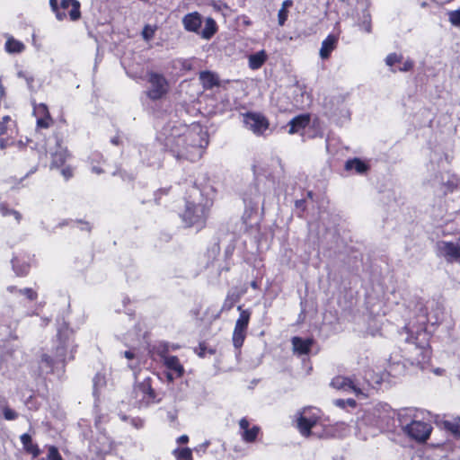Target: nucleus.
<instances>
[{
    "mask_svg": "<svg viewBox=\"0 0 460 460\" xmlns=\"http://www.w3.org/2000/svg\"><path fill=\"white\" fill-rule=\"evenodd\" d=\"M158 139L179 161H198L208 145V133L198 123L170 122L159 132Z\"/></svg>",
    "mask_w": 460,
    "mask_h": 460,
    "instance_id": "nucleus-1",
    "label": "nucleus"
},
{
    "mask_svg": "<svg viewBox=\"0 0 460 460\" xmlns=\"http://www.w3.org/2000/svg\"><path fill=\"white\" fill-rule=\"evenodd\" d=\"M75 348L73 331L68 327H62L53 341L51 355L44 354L41 361L49 367L52 372L62 371L65 363L74 358Z\"/></svg>",
    "mask_w": 460,
    "mask_h": 460,
    "instance_id": "nucleus-2",
    "label": "nucleus"
},
{
    "mask_svg": "<svg viewBox=\"0 0 460 460\" xmlns=\"http://www.w3.org/2000/svg\"><path fill=\"white\" fill-rule=\"evenodd\" d=\"M159 394L153 388V382L149 376L144 378L142 382H137L132 392V406L142 409L150 404L160 401Z\"/></svg>",
    "mask_w": 460,
    "mask_h": 460,
    "instance_id": "nucleus-3",
    "label": "nucleus"
},
{
    "mask_svg": "<svg viewBox=\"0 0 460 460\" xmlns=\"http://www.w3.org/2000/svg\"><path fill=\"white\" fill-rule=\"evenodd\" d=\"M146 81L148 86L146 93L149 99L158 101L164 98L169 93L170 84L163 74L154 71L147 72Z\"/></svg>",
    "mask_w": 460,
    "mask_h": 460,
    "instance_id": "nucleus-4",
    "label": "nucleus"
},
{
    "mask_svg": "<svg viewBox=\"0 0 460 460\" xmlns=\"http://www.w3.org/2000/svg\"><path fill=\"white\" fill-rule=\"evenodd\" d=\"M209 206L202 203L187 202L182 219L188 226L201 228L208 217Z\"/></svg>",
    "mask_w": 460,
    "mask_h": 460,
    "instance_id": "nucleus-5",
    "label": "nucleus"
},
{
    "mask_svg": "<svg viewBox=\"0 0 460 460\" xmlns=\"http://www.w3.org/2000/svg\"><path fill=\"white\" fill-rule=\"evenodd\" d=\"M237 310L240 312V314L235 322L233 332V343L236 349H239L243 346L246 337L251 312L247 309H242L241 305L237 307Z\"/></svg>",
    "mask_w": 460,
    "mask_h": 460,
    "instance_id": "nucleus-6",
    "label": "nucleus"
},
{
    "mask_svg": "<svg viewBox=\"0 0 460 460\" xmlns=\"http://www.w3.org/2000/svg\"><path fill=\"white\" fill-rule=\"evenodd\" d=\"M313 410L310 407L304 408L296 413V427L304 437H309L311 429L318 422L319 415L316 412H313Z\"/></svg>",
    "mask_w": 460,
    "mask_h": 460,
    "instance_id": "nucleus-7",
    "label": "nucleus"
},
{
    "mask_svg": "<svg viewBox=\"0 0 460 460\" xmlns=\"http://www.w3.org/2000/svg\"><path fill=\"white\" fill-rule=\"evenodd\" d=\"M438 254L447 262L460 264V237L456 241H439L437 243Z\"/></svg>",
    "mask_w": 460,
    "mask_h": 460,
    "instance_id": "nucleus-8",
    "label": "nucleus"
},
{
    "mask_svg": "<svg viewBox=\"0 0 460 460\" xmlns=\"http://www.w3.org/2000/svg\"><path fill=\"white\" fill-rule=\"evenodd\" d=\"M243 124L246 128L257 136L264 135L270 127L268 119L264 115L256 112L243 114Z\"/></svg>",
    "mask_w": 460,
    "mask_h": 460,
    "instance_id": "nucleus-9",
    "label": "nucleus"
},
{
    "mask_svg": "<svg viewBox=\"0 0 460 460\" xmlns=\"http://www.w3.org/2000/svg\"><path fill=\"white\" fill-rule=\"evenodd\" d=\"M357 395L368 396L372 391H378L382 387L383 376H357Z\"/></svg>",
    "mask_w": 460,
    "mask_h": 460,
    "instance_id": "nucleus-10",
    "label": "nucleus"
},
{
    "mask_svg": "<svg viewBox=\"0 0 460 460\" xmlns=\"http://www.w3.org/2000/svg\"><path fill=\"white\" fill-rule=\"evenodd\" d=\"M403 430L409 437L416 441L425 442L429 438L432 427L428 422L413 420L406 425Z\"/></svg>",
    "mask_w": 460,
    "mask_h": 460,
    "instance_id": "nucleus-11",
    "label": "nucleus"
},
{
    "mask_svg": "<svg viewBox=\"0 0 460 460\" xmlns=\"http://www.w3.org/2000/svg\"><path fill=\"white\" fill-rule=\"evenodd\" d=\"M330 385L337 390H342L345 393H353L357 395V376H352V377L347 376H335Z\"/></svg>",
    "mask_w": 460,
    "mask_h": 460,
    "instance_id": "nucleus-12",
    "label": "nucleus"
},
{
    "mask_svg": "<svg viewBox=\"0 0 460 460\" xmlns=\"http://www.w3.org/2000/svg\"><path fill=\"white\" fill-rule=\"evenodd\" d=\"M33 114L37 119V128H49L53 124V119L46 104L40 103L35 105Z\"/></svg>",
    "mask_w": 460,
    "mask_h": 460,
    "instance_id": "nucleus-13",
    "label": "nucleus"
},
{
    "mask_svg": "<svg viewBox=\"0 0 460 460\" xmlns=\"http://www.w3.org/2000/svg\"><path fill=\"white\" fill-rule=\"evenodd\" d=\"M310 120V115L307 113L296 116L288 124V134L294 135L300 133L301 130L305 129L309 125Z\"/></svg>",
    "mask_w": 460,
    "mask_h": 460,
    "instance_id": "nucleus-14",
    "label": "nucleus"
},
{
    "mask_svg": "<svg viewBox=\"0 0 460 460\" xmlns=\"http://www.w3.org/2000/svg\"><path fill=\"white\" fill-rule=\"evenodd\" d=\"M55 144V150H52L49 148V152L52 157V163L51 166L53 167H59L66 162L68 155L66 152V149L61 146L59 141L55 138L54 139Z\"/></svg>",
    "mask_w": 460,
    "mask_h": 460,
    "instance_id": "nucleus-15",
    "label": "nucleus"
},
{
    "mask_svg": "<svg viewBox=\"0 0 460 460\" xmlns=\"http://www.w3.org/2000/svg\"><path fill=\"white\" fill-rule=\"evenodd\" d=\"M291 343L294 353L303 356L310 352L314 341L313 339H303L296 336L291 339Z\"/></svg>",
    "mask_w": 460,
    "mask_h": 460,
    "instance_id": "nucleus-16",
    "label": "nucleus"
},
{
    "mask_svg": "<svg viewBox=\"0 0 460 460\" xmlns=\"http://www.w3.org/2000/svg\"><path fill=\"white\" fill-rule=\"evenodd\" d=\"M182 23L186 31L198 32L201 26V16L197 12L188 13L183 17Z\"/></svg>",
    "mask_w": 460,
    "mask_h": 460,
    "instance_id": "nucleus-17",
    "label": "nucleus"
},
{
    "mask_svg": "<svg viewBox=\"0 0 460 460\" xmlns=\"http://www.w3.org/2000/svg\"><path fill=\"white\" fill-rule=\"evenodd\" d=\"M337 38L333 35H329L323 42L320 49V57L326 59L330 57L332 50L336 48Z\"/></svg>",
    "mask_w": 460,
    "mask_h": 460,
    "instance_id": "nucleus-18",
    "label": "nucleus"
},
{
    "mask_svg": "<svg viewBox=\"0 0 460 460\" xmlns=\"http://www.w3.org/2000/svg\"><path fill=\"white\" fill-rule=\"evenodd\" d=\"M267 58L268 55L265 50L251 54L248 58L249 67L252 70H257L262 66Z\"/></svg>",
    "mask_w": 460,
    "mask_h": 460,
    "instance_id": "nucleus-19",
    "label": "nucleus"
},
{
    "mask_svg": "<svg viewBox=\"0 0 460 460\" xmlns=\"http://www.w3.org/2000/svg\"><path fill=\"white\" fill-rule=\"evenodd\" d=\"M199 80L206 89H210L218 84V77L216 74L203 71L199 74Z\"/></svg>",
    "mask_w": 460,
    "mask_h": 460,
    "instance_id": "nucleus-20",
    "label": "nucleus"
},
{
    "mask_svg": "<svg viewBox=\"0 0 460 460\" xmlns=\"http://www.w3.org/2000/svg\"><path fill=\"white\" fill-rule=\"evenodd\" d=\"M21 442L23 446V448L30 454H31L34 457L38 456L40 453L37 445L32 443L31 437L24 433L20 438Z\"/></svg>",
    "mask_w": 460,
    "mask_h": 460,
    "instance_id": "nucleus-21",
    "label": "nucleus"
},
{
    "mask_svg": "<svg viewBox=\"0 0 460 460\" xmlns=\"http://www.w3.org/2000/svg\"><path fill=\"white\" fill-rule=\"evenodd\" d=\"M345 169L347 171L354 170L358 173H364L367 171V165L362 162L360 159L354 158L351 160H348L345 164Z\"/></svg>",
    "mask_w": 460,
    "mask_h": 460,
    "instance_id": "nucleus-22",
    "label": "nucleus"
},
{
    "mask_svg": "<svg viewBox=\"0 0 460 460\" xmlns=\"http://www.w3.org/2000/svg\"><path fill=\"white\" fill-rule=\"evenodd\" d=\"M164 364L169 370L174 371L177 374H183L184 372L183 367L180 363L178 358L174 356L165 357L164 359Z\"/></svg>",
    "mask_w": 460,
    "mask_h": 460,
    "instance_id": "nucleus-23",
    "label": "nucleus"
},
{
    "mask_svg": "<svg viewBox=\"0 0 460 460\" xmlns=\"http://www.w3.org/2000/svg\"><path fill=\"white\" fill-rule=\"evenodd\" d=\"M217 31L216 22L212 18H207L205 22V27L201 31V37L206 40H209Z\"/></svg>",
    "mask_w": 460,
    "mask_h": 460,
    "instance_id": "nucleus-24",
    "label": "nucleus"
},
{
    "mask_svg": "<svg viewBox=\"0 0 460 460\" xmlns=\"http://www.w3.org/2000/svg\"><path fill=\"white\" fill-rule=\"evenodd\" d=\"M178 349V346L176 345H171L167 342H164V341H161L159 342L158 344H156L155 347H154V350L159 355L161 356L164 359L165 357H168L167 356V353L170 351V350H173V349Z\"/></svg>",
    "mask_w": 460,
    "mask_h": 460,
    "instance_id": "nucleus-25",
    "label": "nucleus"
},
{
    "mask_svg": "<svg viewBox=\"0 0 460 460\" xmlns=\"http://www.w3.org/2000/svg\"><path fill=\"white\" fill-rule=\"evenodd\" d=\"M5 49L9 53H21L24 49V45L21 41L10 38L5 42Z\"/></svg>",
    "mask_w": 460,
    "mask_h": 460,
    "instance_id": "nucleus-26",
    "label": "nucleus"
},
{
    "mask_svg": "<svg viewBox=\"0 0 460 460\" xmlns=\"http://www.w3.org/2000/svg\"><path fill=\"white\" fill-rule=\"evenodd\" d=\"M173 456L180 460H193L192 451L189 447H177L172 451Z\"/></svg>",
    "mask_w": 460,
    "mask_h": 460,
    "instance_id": "nucleus-27",
    "label": "nucleus"
},
{
    "mask_svg": "<svg viewBox=\"0 0 460 460\" xmlns=\"http://www.w3.org/2000/svg\"><path fill=\"white\" fill-rule=\"evenodd\" d=\"M80 7L81 4L79 1L75 0L71 3L70 10L68 13L71 21L75 22L81 18Z\"/></svg>",
    "mask_w": 460,
    "mask_h": 460,
    "instance_id": "nucleus-28",
    "label": "nucleus"
},
{
    "mask_svg": "<svg viewBox=\"0 0 460 460\" xmlns=\"http://www.w3.org/2000/svg\"><path fill=\"white\" fill-rule=\"evenodd\" d=\"M14 126V121L9 116L3 117L2 121H0V135L6 134L8 130L12 131Z\"/></svg>",
    "mask_w": 460,
    "mask_h": 460,
    "instance_id": "nucleus-29",
    "label": "nucleus"
},
{
    "mask_svg": "<svg viewBox=\"0 0 460 460\" xmlns=\"http://www.w3.org/2000/svg\"><path fill=\"white\" fill-rule=\"evenodd\" d=\"M385 64L386 66H390L391 67V71L393 73H395L396 70L394 68H393V66L397 64V63H402V55H398L396 53H391L389 54L386 58H385Z\"/></svg>",
    "mask_w": 460,
    "mask_h": 460,
    "instance_id": "nucleus-30",
    "label": "nucleus"
},
{
    "mask_svg": "<svg viewBox=\"0 0 460 460\" xmlns=\"http://www.w3.org/2000/svg\"><path fill=\"white\" fill-rule=\"evenodd\" d=\"M259 431L260 428L258 426H253L252 429L249 428L247 430L243 432L242 437L246 442H253L256 439Z\"/></svg>",
    "mask_w": 460,
    "mask_h": 460,
    "instance_id": "nucleus-31",
    "label": "nucleus"
},
{
    "mask_svg": "<svg viewBox=\"0 0 460 460\" xmlns=\"http://www.w3.org/2000/svg\"><path fill=\"white\" fill-rule=\"evenodd\" d=\"M444 426L447 430L453 433L456 437L460 438V420L454 421H445Z\"/></svg>",
    "mask_w": 460,
    "mask_h": 460,
    "instance_id": "nucleus-32",
    "label": "nucleus"
},
{
    "mask_svg": "<svg viewBox=\"0 0 460 460\" xmlns=\"http://www.w3.org/2000/svg\"><path fill=\"white\" fill-rule=\"evenodd\" d=\"M13 268L15 273L18 276H23L28 273L29 271V265L26 263H23L22 265H19V260L17 258H14L12 261Z\"/></svg>",
    "mask_w": 460,
    "mask_h": 460,
    "instance_id": "nucleus-33",
    "label": "nucleus"
},
{
    "mask_svg": "<svg viewBox=\"0 0 460 460\" xmlns=\"http://www.w3.org/2000/svg\"><path fill=\"white\" fill-rule=\"evenodd\" d=\"M49 5L58 21H63L66 17V12L60 10L57 0H49Z\"/></svg>",
    "mask_w": 460,
    "mask_h": 460,
    "instance_id": "nucleus-34",
    "label": "nucleus"
},
{
    "mask_svg": "<svg viewBox=\"0 0 460 460\" xmlns=\"http://www.w3.org/2000/svg\"><path fill=\"white\" fill-rule=\"evenodd\" d=\"M448 21L455 27H460V9L447 12Z\"/></svg>",
    "mask_w": 460,
    "mask_h": 460,
    "instance_id": "nucleus-35",
    "label": "nucleus"
},
{
    "mask_svg": "<svg viewBox=\"0 0 460 460\" xmlns=\"http://www.w3.org/2000/svg\"><path fill=\"white\" fill-rule=\"evenodd\" d=\"M359 26L366 32H367V33L371 32V16L368 12H365L363 13L362 21L359 23Z\"/></svg>",
    "mask_w": 460,
    "mask_h": 460,
    "instance_id": "nucleus-36",
    "label": "nucleus"
},
{
    "mask_svg": "<svg viewBox=\"0 0 460 460\" xmlns=\"http://www.w3.org/2000/svg\"><path fill=\"white\" fill-rule=\"evenodd\" d=\"M0 212L4 217L13 216L17 222L21 220V214L18 211L10 209L4 205L0 206Z\"/></svg>",
    "mask_w": 460,
    "mask_h": 460,
    "instance_id": "nucleus-37",
    "label": "nucleus"
},
{
    "mask_svg": "<svg viewBox=\"0 0 460 460\" xmlns=\"http://www.w3.org/2000/svg\"><path fill=\"white\" fill-rule=\"evenodd\" d=\"M156 28L151 25H146L142 31V37L146 41L151 40L155 33Z\"/></svg>",
    "mask_w": 460,
    "mask_h": 460,
    "instance_id": "nucleus-38",
    "label": "nucleus"
},
{
    "mask_svg": "<svg viewBox=\"0 0 460 460\" xmlns=\"http://www.w3.org/2000/svg\"><path fill=\"white\" fill-rule=\"evenodd\" d=\"M24 143L22 140H19L17 142L14 141H9V139H0V149H4L7 146H15L18 149H21L24 146Z\"/></svg>",
    "mask_w": 460,
    "mask_h": 460,
    "instance_id": "nucleus-39",
    "label": "nucleus"
},
{
    "mask_svg": "<svg viewBox=\"0 0 460 460\" xmlns=\"http://www.w3.org/2000/svg\"><path fill=\"white\" fill-rule=\"evenodd\" d=\"M18 292L21 295L24 296L30 301H34L38 297L37 292L34 291L33 289L30 288H22V289H19Z\"/></svg>",
    "mask_w": 460,
    "mask_h": 460,
    "instance_id": "nucleus-40",
    "label": "nucleus"
},
{
    "mask_svg": "<svg viewBox=\"0 0 460 460\" xmlns=\"http://www.w3.org/2000/svg\"><path fill=\"white\" fill-rule=\"evenodd\" d=\"M48 460H63L58 448L54 446L49 447Z\"/></svg>",
    "mask_w": 460,
    "mask_h": 460,
    "instance_id": "nucleus-41",
    "label": "nucleus"
},
{
    "mask_svg": "<svg viewBox=\"0 0 460 460\" xmlns=\"http://www.w3.org/2000/svg\"><path fill=\"white\" fill-rule=\"evenodd\" d=\"M334 404L340 408H345L347 405L350 406V407H355L356 406V402L355 400L353 399H347V400H343V399H337L334 401Z\"/></svg>",
    "mask_w": 460,
    "mask_h": 460,
    "instance_id": "nucleus-42",
    "label": "nucleus"
},
{
    "mask_svg": "<svg viewBox=\"0 0 460 460\" xmlns=\"http://www.w3.org/2000/svg\"><path fill=\"white\" fill-rule=\"evenodd\" d=\"M3 414L4 418L7 420H13L18 417L17 412L7 406L3 408Z\"/></svg>",
    "mask_w": 460,
    "mask_h": 460,
    "instance_id": "nucleus-43",
    "label": "nucleus"
},
{
    "mask_svg": "<svg viewBox=\"0 0 460 460\" xmlns=\"http://www.w3.org/2000/svg\"><path fill=\"white\" fill-rule=\"evenodd\" d=\"M239 299V296H227L224 305H223V309L225 310H230L234 305L238 301Z\"/></svg>",
    "mask_w": 460,
    "mask_h": 460,
    "instance_id": "nucleus-44",
    "label": "nucleus"
},
{
    "mask_svg": "<svg viewBox=\"0 0 460 460\" xmlns=\"http://www.w3.org/2000/svg\"><path fill=\"white\" fill-rule=\"evenodd\" d=\"M459 183V181L456 177H453V179L448 180L447 183L445 185L444 191H452Z\"/></svg>",
    "mask_w": 460,
    "mask_h": 460,
    "instance_id": "nucleus-45",
    "label": "nucleus"
},
{
    "mask_svg": "<svg viewBox=\"0 0 460 460\" xmlns=\"http://www.w3.org/2000/svg\"><path fill=\"white\" fill-rule=\"evenodd\" d=\"M93 393L97 394L99 387L104 383V376H95L93 378Z\"/></svg>",
    "mask_w": 460,
    "mask_h": 460,
    "instance_id": "nucleus-46",
    "label": "nucleus"
},
{
    "mask_svg": "<svg viewBox=\"0 0 460 460\" xmlns=\"http://www.w3.org/2000/svg\"><path fill=\"white\" fill-rule=\"evenodd\" d=\"M288 13V10L281 9V8L279 9V13H278V19H279V24L280 26L284 25L285 22L287 21Z\"/></svg>",
    "mask_w": 460,
    "mask_h": 460,
    "instance_id": "nucleus-47",
    "label": "nucleus"
},
{
    "mask_svg": "<svg viewBox=\"0 0 460 460\" xmlns=\"http://www.w3.org/2000/svg\"><path fill=\"white\" fill-rule=\"evenodd\" d=\"M413 67V61L411 59H406L402 62V65L399 67V71L407 72L411 70Z\"/></svg>",
    "mask_w": 460,
    "mask_h": 460,
    "instance_id": "nucleus-48",
    "label": "nucleus"
},
{
    "mask_svg": "<svg viewBox=\"0 0 460 460\" xmlns=\"http://www.w3.org/2000/svg\"><path fill=\"white\" fill-rule=\"evenodd\" d=\"M61 174L66 180H68L73 176V169L70 166H66L62 168Z\"/></svg>",
    "mask_w": 460,
    "mask_h": 460,
    "instance_id": "nucleus-49",
    "label": "nucleus"
},
{
    "mask_svg": "<svg viewBox=\"0 0 460 460\" xmlns=\"http://www.w3.org/2000/svg\"><path fill=\"white\" fill-rule=\"evenodd\" d=\"M131 424L137 429H141L144 426V420L140 418H133L131 419Z\"/></svg>",
    "mask_w": 460,
    "mask_h": 460,
    "instance_id": "nucleus-50",
    "label": "nucleus"
},
{
    "mask_svg": "<svg viewBox=\"0 0 460 460\" xmlns=\"http://www.w3.org/2000/svg\"><path fill=\"white\" fill-rule=\"evenodd\" d=\"M240 429L244 432L249 429L250 423L246 418H243L239 421Z\"/></svg>",
    "mask_w": 460,
    "mask_h": 460,
    "instance_id": "nucleus-51",
    "label": "nucleus"
},
{
    "mask_svg": "<svg viewBox=\"0 0 460 460\" xmlns=\"http://www.w3.org/2000/svg\"><path fill=\"white\" fill-rule=\"evenodd\" d=\"M74 1L75 0H62L59 5L60 10L65 12V10L70 7L71 3Z\"/></svg>",
    "mask_w": 460,
    "mask_h": 460,
    "instance_id": "nucleus-52",
    "label": "nucleus"
},
{
    "mask_svg": "<svg viewBox=\"0 0 460 460\" xmlns=\"http://www.w3.org/2000/svg\"><path fill=\"white\" fill-rule=\"evenodd\" d=\"M18 75L20 77H23L26 80L29 88H32V81H33L32 77L27 76L22 72H19Z\"/></svg>",
    "mask_w": 460,
    "mask_h": 460,
    "instance_id": "nucleus-53",
    "label": "nucleus"
},
{
    "mask_svg": "<svg viewBox=\"0 0 460 460\" xmlns=\"http://www.w3.org/2000/svg\"><path fill=\"white\" fill-rule=\"evenodd\" d=\"M197 354L203 358L206 355V348L203 343H200L199 347L196 349Z\"/></svg>",
    "mask_w": 460,
    "mask_h": 460,
    "instance_id": "nucleus-54",
    "label": "nucleus"
},
{
    "mask_svg": "<svg viewBox=\"0 0 460 460\" xmlns=\"http://www.w3.org/2000/svg\"><path fill=\"white\" fill-rule=\"evenodd\" d=\"M189 441V437L187 435H181L177 438V442L179 444H186Z\"/></svg>",
    "mask_w": 460,
    "mask_h": 460,
    "instance_id": "nucleus-55",
    "label": "nucleus"
},
{
    "mask_svg": "<svg viewBox=\"0 0 460 460\" xmlns=\"http://www.w3.org/2000/svg\"><path fill=\"white\" fill-rule=\"evenodd\" d=\"M292 4H293V2L291 0H285L282 3L281 9L288 10L290 6H292Z\"/></svg>",
    "mask_w": 460,
    "mask_h": 460,
    "instance_id": "nucleus-56",
    "label": "nucleus"
},
{
    "mask_svg": "<svg viewBox=\"0 0 460 460\" xmlns=\"http://www.w3.org/2000/svg\"><path fill=\"white\" fill-rule=\"evenodd\" d=\"M125 357L128 358V359H132L135 358V354L132 352V351H126L125 352Z\"/></svg>",
    "mask_w": 460,
    "mask_h": 460,
    "instance_id": "nucleus-57",
    "label": "nucleus"
},
{
    "mask_svg": "<svg viewBox=\"0 0 460 460\" xmlns=\"http://www.w3.org/2000/svg\"><path fill=\"white\" fill-rule=\"evenodd\" d=\"M92 171L96 174H100L102 172V170L98 166H93Z\"/></svg>",
    "mask_w": 460,
    "mask_h": 460,
    "instance_id": "nucleus-58",
    "label": "nucleus"
},
{
    "mask_svg": "<svg viewBox=\"0 0 460 460\" xmlns=\"http://www.w3.org/2000/svg\"><path fill=\"white\" fill-rule=\"evenodd\" d=\"M251 286H252V288H258V285H257V282H256V281H252V282L251 283Z\"/></svg>",
    "mask_w": 460,
    "mask_h": 460,
    "instance_id": "nucleus-59",
    "label": "nucleus"
},
{
    "mask_svg": "<svg viewBox=\"0 0 460 460\" xmlns=\"http://www.w3.org/2000/svg\"><path fill=\"white\" fill-rule=\"evenodd\" d=\"M166 376V378H167V380L169 382H172L173 380V376L168 375V376Z\"/></svg>",
    "mask_w": 460,
    "mask_h": 460,
    "instance_id": "nucleus-60",
    "label": "nucleus"
},
{
    "mask_svg": "<svg viewBox=\"0 0 460 460\" xmlns=\"http://www.w3.org/2000/svg\"><path fill=\"white\" fill-rule=\"evenodd\" d=\"M120 418H121L122 420H126L128 419V417L126 415H124V414H121Z\"/></svg>",
    "mask_w": 460,
    "mask_h": 460,
    "instance_id": "nucleus-61",
    "label": "nucleus"
},
{
    "mask_svg": "<svg viewBox=\"0 0 460 460\" xmlns=\"http://www.w3.org/2000/svg\"><path fill=\"white\" fill-rule=\"evenodd\" d=\"M112 143H113V144H115V145H117V144H118L117 139H115V138H114V139H112Z\"/></svg>",
    "mask_w": 460,
    "mask_h": 460,
    "instance_id": "nucleus-62",
    "label": "nucleus"
},
{
    "mask_svg": "<svg viewBox=\"0 0 460 460\" xmlns=\"http://www.w3.org/2000/svg\"><path fill=\"white\" fill-rule=\"evenodd\" d=\"M13 288H14L13 287H9V288H8V289H9L11 292L13 291Z\"/></svg>",
    "mask_w": 460,
    "mask_h": 460,
    "instance_id": "nucleus-63",
    "label": "nucleus"
},
{
    "mask_svg": "<svg viewBox=\"0 0 460 460\" xmlns=\"http://www.w3.org/2000/svg\"><path fill=\"white\" fill-rule=\"evenodd\" d=\"M85 229H86L87 231H89V230H90V227L88 226V225H86Z\"/></svg>",
    "mask_w": 460,
    "mask_h": 460,
    "instance_id": "nucleus-64",
    "label": "nucleus"
}]
</instances>
